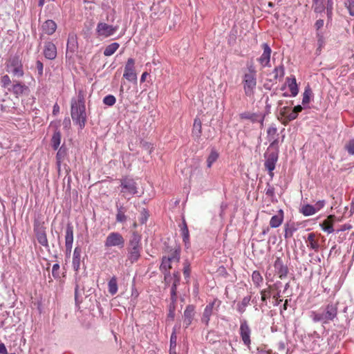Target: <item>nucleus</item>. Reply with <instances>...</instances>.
Here are the masks:
<instances>
[{
    "mask_svg": "<svg viewBox=\"0 0 354 354\" xmlns=\"http://www.w3.org/2000/svg\"><path fill=\"white\" fill-rule=\"evenodd\" d=\"M71 115L73 122L82 129L86 124V114L84 95L81 91L78 93L77 99L71 100Z\"/></svg>",
    "mask_w": 354,
    "mask_h": 354,
    "instance_id": "f257e3e1",
    "label": "nucleus"
},
{
    "mask_svg": "<svg viewBox=\"0 0 354 354\" xmlns=\"http://www.w3.org/2000/svg\"><path fill=\"white\" fill-rule=\"evenodd\" d=\"M242 83L245 95L253 96L257 86V71L252 64L248 66V71L243 76Z\"/></svg>",
    "mask_w": 354,
    "mask_h": 354,
    "instance_id": "f03ea898",
    "label": "nucleus"
},
{
    "mask_svg": "<svg viewBox=\"0 0 354 354\" xmlns=\"http://www.w3.org/2000/svg\"><path fill=\"white\" fill-rule=\"evenodd\" d=\"M6 70L14 77H22L24 75V71L20 56L13 55L10 57L6 63Z\"/></svg>",
    "mask_w": 354,
    "mask_h": 354,
    "instance_id": "7ed1b4c3",
    "label": "nucleus"
},
{
    "mask_svg": "<svg viewBox=\"0 0 354 354\" xmlns=\"http://www.w3.org/2000/svg\"><path fill=\"white\" fill-rule=\"evenodd\" d=\"M120 187L122 196L127 200H129L132 196L138 193L136 183L131 178H124L121 179Z\"/></svg>",
    "mask_w": 354,
    "mask_h": 354,
    "instance_id": "20e7f679",
    "label": "nucleus"
},
{
    "mask_svg": "<svg viewBox=\"0 0 354 354\" xmlns=\"http://www.w3.org/2000/svg\"><path fill=\"white\" fill-rule=\"evenodd\" d=\"M125 240L122 235L117 232H113L109 233L104 243V245L106 248H118L122 249L124 248Z\"/></svg>",
    "mask_w": 354,
    "mask_h": 354,
    "instance_id": "39448f33",
    "label": "nucleus"
},
{
    "mask_svg": "<svg viewBox=\"0 0 354 354\" xmlns=\"http://www.w3.org/2000/svg\"><path fill=\"white\" fill-rule=\"evenodd\" d=\"M180 260V250L176 249L168 257H163L162 263L160 266V270L164 272L165 278L169 274V270L171 268V263H178Z\"/></svg>",
    "mask_w": 354,
    "mask_h": 354,
    "instance_id": "423d86ee",
    "label": "nucleus"
},
{
    "mask_svg": "<svg viewBox=\"0 0 354 354\" xmlns=\"http://www.w3.org/2000/svg\"><path fill=\"white\" fill-rule=\"evenodd\" d=\"M135 61L132 58H129L125 66L123 77L129 82L137 81V74L135 71Z\"/></svg>",
    "mask_w": 354,
    "mask_h": 354,
    "instance_id": "0eeeda50",
    "label": "nucleus"
},
{
    "mask_svg": "<svg viewBox=\"0 0 354 354\" xmlns=\"http://www.w3.org/2000/svg\"><path fill=\"white\" fill-rule=\"evenodd\" d=\"M239 333L244 345L250 348L251 330L247 321L245 319L241 321Z\"/></svg>",
    "mask_w": 354,
    "mask_h": 354,
    "instance_id": "6e6552de",
    "label": "nucleus"
},
{
    "mask_svg": "<svg viewBox=\"0 0 354 354\" xmlns=\"http://www.w3.org/2000/svg\"><path fill=\"white\" fill-rule=\"evenodd\" d=\"M117 30L116 27L109 25L106 23L100 22L97 24L96 32L100 37H108L113 35Z\"/></svg>",
    "mask_w": 354,
    "mask_h": 354,
    "instance_id": "1a4fd4ad",
    "label": "nucleus"
},
{
    "mask_svg": "<svg viewBox=\"0 0 354 354\" xmlns=\"http://www.w3.org/2000/svg\"><path fill=\"white\" fill-rule=\"evenodd\" d=\"M337 303L328 304L324 310L322 312L324 319H325V324L333 321L337 315Z\"/></svg>",
    "mask_w": 354,
    "mask_h": 354,
    "instance_id": "9d476101",
    "label": "nucleus"
},
{
    "mask_svg": "<svg viewBox=\"0 0 354 354\" xmlns=\"http://www.w3.org/2000/svg\"><path fill=\"white\" fill-rule=\"evenodd\" d=\"M265 167L268 170L270 176L272 177V171L275 168V165L278 160V154L275 152L269 153L265 155Z\"/></svg>",
    "mask_w": 354,
    "mask_h": 354,
    "instance_id": "9b49d317",
    "label": "nucleus"
},
{
    "mask_svg": "<svg viewBox=\"0 0 354 354\" xmlns=\"http://www.w3.org/2000/svg\"><path fill=\"white\" fill-rule=\"evenodd\" d=\"M241 119L249 120L252 122H259L261 127L263 126L264 115L261 113L244 112L240 114Z\"/></svg>",
    "mask_w": 354,
    "mask_h": 354,
    "instance_id": "f8f14e48",
    "label": "nucleus"
},
{
    "mask_svg": "<svg viewBox=\"0 0 354 354\" xmlns=\"http://www.w3.org/2000/svg\"><path fill=\"white\" fill-rule=\"evenodd\" d=\"M262 48L263 52L261 57L258 59V62L260 63L262 67L269 66L272 50L266 43L262 44Z\"/></svg>",
    "mask_w": 354,
    "mask_h": 354,
    "instance_id": "ddd939ff",
    "label": "nucleus"
},
{
    "mask_svg": "<svg viewBox=\"0 0 354 354\" xmlns=\"http://www.w3.org/2000/svg\"><path fill=\"white\" fill-rule=\"evenodd\" d=\"M216 305L217 306L218 308L220 305V301H217L215 299L213 301L210 302L209 304H207L205 308L201 320L202 322L204 323L205 325H208L209 322L210 320V317L213 314L214 308Z\"/></svg>",
    "mask_w": 354,
    "mask_h": 354,
    "instance_id": "4468645a",
    "label": "nucleus"
},
{
    "mask_svg": "<svg viewBox=\"0 0 354 354\" xmlns=\"http://www.w3.org/2000/svg\"><path fill=\"white\" fill-rule=\"evenodd\" d=\"M73 243V227L68 224L66 228L65 247L67 254H71Z\"/></svg>",
    "mask_w": 354,
    "mask_h": 354,
    "instance_id": "2eb2a0df",
    "label": "nucleus"
},
{
    "mask_svg": "<svg viewBox=\"0 0 354 354\" xmlns=\"http://www.w3.org/2000/svg\"><path fill=\"white\" fill-rule=\"evenodd\" d=\"M44 55L46 59H54L57 56V48L55 45L50 42H46L44 45Z\"/></svg>",
    "mask_w": 354,
    "mask_h": 354,
    "instance_id": "dca6fc26",
    "label": "nucleus"
},
{
    "mask_svg": "<svg viewBox=\"0 0 354 354\" xmlns=\"http://www.w3.org/2000/svg\"><path fill=\"white\" fill-rule=\"evenodd\" d=\"M35 232L38 242L44 247L48 246L45 229L43 227H35Z\"/></svg>",
    "mask_w": 354,
    "mask_h": 354,
    "instance_id": "f3484780",
    "label": "nucleus"
},
{
    "mask_svg": "<svg viewBox=\"0 0 354 354\" xmlns=\"http://www.w3.org/2000/svg\"><path fill=\"white\" fill-rule=\"evenodd\" d=\"M306 243L308 248L315 252H318L319 249V239L315 233L311 232L308 234Z\"/></svg>",
    "mask_w": 354,
    "mask_h": 354,
    "instance_id": "a211bd4d",
    "label": "nucleus"
},
{
    "mask_svg": "<svg viewBox=\"0 0 354 354\" xmlns=\"http://www.w3.org/2000/svg\"><path fill=\"white\" fill-rule=\"evenodd\" d=\"M28 89V86H26L24 84H22L19 82H15L14 84L12 85V87L8 88V91L12 92L17 97H18L24 94V92L26 91Z\"/></svg>",
    "mask_w": 354,
    "mask_h": 354,
    "instance_id": "6ab92c4d",
    "label": "nucleus"
},
{
    "mask_svg": "<svg viewBox=\"0 0 354 354\" xmlns=\"http://www.w3.org/2000/svg\"><path fill=\"white\" fill-rule=\"evenodd\" d=\"M335 218L334 215H330L326 220L319 224L322 229L328 234H330L334 232L333 222Z\"/></svg>",
    "mask_w": 354,
    "mask_h": 354,
    "instance_id": "aec40b11",
    "label": "nucleus"
},
{
    "mask_svg": "<svg viewBox=\"0 0 354 354\" xmlns=\"http://www.w3.org/2000/svg\"><path fill=\"white\" fill-rule=\"evenodd\" d=\"M283 211L282 209H279L276 215L272 216L269 223L270 226L272 228L279 227L283 223Z\"/></svg>",
    "mask_w": 354,
    "mask_h": 354,
    "instance_id": "412c9836",
    "label": "nucleus"
},
{
    "mask_svg": "<svg viewBox=\"0 0 354 354\" xmlns=\"http://www.w3.org/2000/svg\"><path fill=\"white\" fill-rule=\"evenodd\" d=\"M280 114L284 118L283 124L297 118V115H295L292 110L287 106H284L280 109Z\"/></svg>",
    "mask_w": 354,
    "mask_h": 354,
    "instance_id": "4be33fe9",
    "label": "nucleus"
},
{
    "mask_svg": "<svg viewBox=\"0 0 354 354\" xmlns=\"http://www.w3.org/2000/svg\"><path fill=\"white\" fill-rule=\"evenodd\" d=\"M82 250L79 247H76L73 252L72 266L76 272L80 270L81 261Z\"/></svg>",
    "mask_w": 354,
    "mask_h": 354,
    "instance_id": "5701e85b",
    "label": "nucleus"
},
{
    "mask_svg": "<svg viewBox=\"0 0 354 354\" xmlns=\"http://www.w3.org/2000/svg\"><path fill=\"white\" fill-rule=\"evenodd\" d=\"M42 32L46 35H50L55 32L57 28V24L53 20H46L41 26Z\"/></svg>",
    "mask_w": 354,
    "mask_h": 354,
    "instance_id": "b1692460",
    "label": "nucleus"
},
{
    "mask_svg": "<svg viewBox=\"0 0 354 354\" xmlns=\"http://www.w3.org/2000/svg\"><path fill=\"white\" fill-rule=\"evenodd\" d=\"M194 315V308L193 306H187L184 311V324L185 327H188L193 320Z\"/></svg>",
    "mask_w": 354,
    "mask_h": 354,
    "instance_id": "393cba45",
    "label": "nucleus"
},
{
    "mask_svg": "<svg viewBox=\"0 0 354 354\" xmlns=\"http://www.w3.org/2000/svg\"><path fill=\"white\" fill-rule=\"evenodd\" d=\"M142 249L139 248H129L127 249V261L131 263L136 262L140 257Z\"/></svg>",
    "mask_w": 354,
    "mask_h": 354,
    "instance_id": "a878e982",
    "label": "nucleus"
},
{
    "mask_svg": "<svg viewBox=\"0 0 354 354\" xmlns=\"http://www.w3.org/2000/svg\"><path fill=\"white\" fill-rule=\"evenodd\" d=\"M141 236L138 234L137 232H133L131 239L129 241V248H139L142 249L141 246Z\"/></svg>",
    "mask_w": 354,
    "mask_h": 354,
    "instance_id": "bb28decb",
    "label": "nucleus"
},
{
    "mask_svg": "<svg viewBox=\"0 0 354 354\" xmlns=\"http://www.w3.org/2000/svg\"><path fill=\"white\" fill-rule=\"evenodd\" d=\"M286 82L288 84V86L291 92V95L292 97H295L299 92L298 86L296 82V79L295 77H288L286 79Z\"/></svg>",
    "mask_w": 354,
    "mask_h": 354,
    "instance_id": "cd10ccee",
    "label": "nucleus"
},
{
    "mask_svg": "<svg viewBox=\"0 0 354 354\" xmlns=\"http://www.w3.org/2000/svg\"><path fill=\"white\" fill-rule=\"evenodd\" d=\"M201 122L198 118H195L193 125L192 134L193 136L199 138L201 135Z\"/></svg>",
    "mask_w": 354,
    "mask_h": 354,
    "instance_id": "c85d7f7f",
    "label": "nucleus"
},
{
    "mask_svg": "<svg viewBox=\"0 0 354 354\" xmlns=\"http://www.w3.org/2000/svg\"><path fill=\"white\" fill-rule=\"evenodd\" d=\"M119 46V44L116 42L108 45L104 50V55L107 57L113 55L118 49Z\"/></svg>",
    "mask_w": 354,
    "mask_h": 354,
    "instance_id": "c756f323",
    "label": "nucleus"
},
{
    "mask_svg": "<svg viewBox=\"0 0 354 354\" xmlns=\"http://www.w3.org/2000/svg\"><path fill=\"white\" fill-rule=\"evenodd\" d=\"M250 301V297H245L241 302L237 304V310L241 314L245 311L246 307L249 305Z\"/></svg>",
    "mask_w": 354,
    "mask_h": 354,
    "instance_id": "7c9ffc66",
    "label": "nucleus"
},
{
    "mask_svg": "<svg viewBox=\"0 0 354 354\" xmlns=\"http://www.w3.org/2000/svg\"><path fill=\"white\" fill-rule=\"evenodd\" d=\"M109 292L111 295H114L118 292V283L115 277H113L108 283Z\"/></svg>",
    "mask_w": 354,
    "mask_h": 354,
    "instance_id": "2f4dec72",
    "label": "nucleus"
},
{
    "mask_svg": "<svg viewBox=\"0 0 354 354\" xmlns=\"http://www.w3.org/2000/svg\"><path fill=\"white\" fill-rule=\"evenodd\" d=\"M297 230V227L294 223H287L285 225V233L284 236L286 239H288L292 236L294 232Z\"/></svg>",
    "mask_w": 354,
    "mask_h": 354,
    "instance_id": "473e14b6",
    "label": "nucleus"
},
{
    "mask_svg": "<svg viewBox=\"0 0 354 354\" xmlns=\"http://www.w3.org/2000/svg\"><path fill=\"white\" fill-rule=\"evenodd\" d=\"M301 212L306 216H312L317 212L313 205H305L301 207Z\"/></svg>",
    "mask_w": 354,
    "mask_h": 354,
    "instance_id": "72a5a7b5",
    "label": "nucleus"
},
{
    "mask_svg": "<svg viewBox=\"0 0 354 354\" xmlns=\"http://www.w3.org/2000/svg\"><path fill=\"white\" fill-rule=\"evenodd\" d=\"M218 153L214 149H212L207 159V166L210 168L212 164L218 159Z\"/></svg>",
    "mask_w": 354,
    "mask_h": 354,
    "instance_id": "f704fd0d",
    "label": "nucleus"
},
{
    "mask_svg": "<svg viewBox=\"0 0 354 354\" xmlns=\"http://www.w3.org/2000/svg\"><path fill=\"white\" fill-rule=\"evenodd\" d=\"M66 154V149L62 147H60L56 155L57 165L59 169H60L61 162L64 159Z\"/></svg>",
    "mask_w": 354,
    "mask_h": 354,
    "instance_id": "c9c22d12",
    "label": "nucleus"
},
{
    "mask_svg": "<svg viewBox=\"0 0 354 354\" xmlns=\"http://www.w3.org/2000/svg\"><path fill=\"white\" fill-rule=\"evenodd\" d=\"M51 141L54 149H57L61 142V133L59 131H55L53 133Z\"/></svg>",
    "mask_w": 354,
    "mask_h": 354,
    "instance_id": "e433bc0d",
    "label": "nucleus"
},
{
    "mask_svg": "<svg viewBox=\"0 0 354 354\" xmlns=\"http://www.w3.org/2000/svg\"><path fill=\"white\" fill-rule=\"evenodd\" d=\"M252 279L253 283L259 286L263 282V277L259 271H254L252 274Z\"/></svg>",
    "mask_w": 354,
    "mask_h": 354,
    "instance_id": "4c0bfd02",
    "label": "nucleus"
},
{
    "mask_svg": "<svg viewBox=\"0 0 354 354\" xmlns=\"http://www.w3.org/2000/svg\"><path fill=\"white\" fill-rule=\"evenodd\" d=\"M311 95H312V91L309 86H307L305 88V91L303 93L302 104H308L310 102Z\"/></svg>",
    "mask_w": 354,
    "mask_h": 354,
    "instance_id": "58836bf2",
    "label": "nucleus"
},
{
    "mask_svg": "<svg viewBox=\"0 0 354 354\" xmlns=\"http://www.w3.org/2000/svg\"><path fill=\"white\" fill-rule=\"evenodd\" d=\"M310 317L314 322H322L325 324V319H324V315L322 313L312 311L310 313Z\"/></svg>",
    "mask_w": 354,
    "mask_h": 354,
    "instance_id": "ea45409f",
    "label": "nucleus"
},
{
    "mask_svg": "<svg viewBox=\"0 0 354 354\" xmlns=\"http://www.w3.org/2000/svg\"><path fill=\"white\" fill-rule=\"evenodd\" d=\"M277 131V127L273 125L270 126L267 130V134H268L269 140H273L272 144H274V142H275L274 138H275Z\"/></svg>",
    "mask_w": 354,
    "mask_h": 354,
    "instance_id": "a19ab883",
    "label": "nucleus"
},
{
    "mask_svg": "<svg viewBox=\"0 0 354 354\" xmlns=\"http://www.w3.org/2000/svg\"><path fill=\"white\" fill-rule=\"evenodd\" d=\"M344 6L347 8L349 15L354 17V0H345Z\"/></svg>",
    "mask_w": 354,
    "mask_h": 354,
    "instance_id": "79ce46f5",
    "label": "nucleus"
},
{
    "mask_svg": "<svg viewBox=\"0 0 354 354\" xmlns=\"http://www.w3.org/2000/svg\"><path fill=\"white\" fill-rule=\"evenodd\" d=\"M115 102L116 99L112 95H108L105 96L103 99L104 104L110 106L114 105L115 104Z\"/></svg>",
    "mask_w": 354,
    "mask_h": 354,
    "instance_id": "37998d69",
    "label": "nucleus"
},
{
    "mask_svg": "<svg viewBox=\"0 0 354 354\" xmlns=\"http://www.w3.org/2000/svg\"><path fill=\"white\" fill-rule=\"evenodd\" d=\"M182 236L183 241L186 246L189 243V231L187 227V225L185 223L183 227L182 228Z\"/></svg>",
    "mask_w": 354,
    "mask_h": 354,
    "instance_id": "c03bdc74",
    "label": "nucleus"
},
{
    "mask_svg": "<svg viewBox=\"0 0 354 354\" xmlns=\"http://www.w3.org/2000/svg\"><path fill=\"white\" fill-rule=\"evenodd\" d=\"M176 341H177V336L176 334V331L174 330L173 333L171 335L170 337V351H173L175 353V348L176 346Z\"/></svg>",
    "mask_w": 354,
    "mask_h": 354,
    "instance_id": "a18cd8bd",
    "label": "nucleus"
},
{
    "mask_svg": "<svg viewBox=\"0 0 354 354\" xmlns=\"http://www.w3.org/2000/svg\"><path fill=\"white\" fill-rule=\"evenodd\" d=\"M344 148L350 155H354V138L348 140L346 143Z\"/></svg>",
    "mask_w": 354,
    "mask_h": 354,
    "instance_id": "49530a36",
    "label": "nucleus"
},
{
    "mask_svg": "<svg viewBox=\"0 0 354 354\" xmlns=\"http://www.w3.org/2000/svg\"><path fill=\"white\" fill-rule=\"evenodd\" d=\"M0 82L1 84V86L5 88H8V86L11 85L12 83L11 80L8 75H3L1 77Z\"/></svg>",
    "mask_w": 354,
    "mask_h": 354,
    "instance_id": "de8ad7c7",
    "label": "nucleus"
},
{
    "mask_svg": "<svg viewBox=\"0 0 354 354\" xmlns=\"http://www.w3.org/2000/svg\"><path fill=\"white\" fill-rule=\"evenodd\" d=\"M275 268H280L281 276L286 274V268L283 266L282 261L280 259H277L274 262Z\"/></svg>",
    "mask_w": 354,
    "mask_h": 354,
    "instance_id": "09e8293b",
    "label": "nucleus"
},
{
    "mask_svg": "<svg viewBox=\"0 0 354 354\" xmlns=\"http://www.w3.org/2000/svg\"><path fill=\"white\" fill-rule=\"evenodd\" d=\"M148 218H149L148 212L145 209H143L142 211L141 212L140 217L139 218L140 222L142 224H144L147 222Z\"/></svg>",
    "mask_w": 354,
    "mask_h": 354,
    "instance_id": "8fccbe9b",
    "label": "nucleus"
},
{
    "mask_svg": "<svg viewBox=\"0 0 354 354\" xmlns=\"http://www.w3.org/2000/svg\"><path fill=\"white\" fill-rule=\"evenodd\" d=\"M274 77L277 78L278 77H282L284 75V70L283 66H279L274 68Z\"/></svg>",
    "mask_w": 354,
    "mask_h": 354,
    "instance_id": "3c124183",
    "label": "nucleus"
},
{
    "mask_svg": "<svg viewBox=\"0 0 354 354\" xmlns=\"http://www.w3.org/2000/svg\"><path fill=\"white\" fill-rule=\"evenodd\" d=\"M261 300L263 302H264L266 304H267L266 300L268 297L270 296V291L269 289H264L261 290Z\"/></svg>",
    "mask_w": 354,
    "mask_h": 354,
    "instance_id": "603ef678",
    "label": "nucleus"
},
{
    "mask_svg": "<svg viewBox=\"0 0 354 354\" xmlns=\"http://www.w3.org/2000/svg\"><path fill=\"white\" fill-rule=\"evenodd\" d=\"M52 274L54 278H59V265L55 263L53 266Z\"/></svg>",
    "mask_w": 354,
    "mask_h": 354,
    "instance_id": "864d4df0",
    "label": "nucleus"
},
{
    "mask_svg": "<svg viewBox=\"0 0 354 354\" xmlns=\"http://www.w3.org/2000/svg\"><path fill=\"white\" fill-rule=\"evenodd\" d=\"M190 266L187 262H185L184 264V268H183V274L185 278H189L190 276Z\"/></svg>",
    "mask_w": 354,
    "mask_h": 354,
    "instance_id": "5fc2aeb1",
    "label": "nucleus"
},
{
    "mask_svg": "<svg viewBox=\"0 0 354 354\" xmlns=\"http://www.w3.org/2000/svg\"><path fill=\"white\" fill-rule=\"evenodd\" d=\"M266 194L268 196H274V188L270 185L268 184L267 187L265 189Z\"/></svg>",
    "mask_w": 354,
    "mask_h": 354,
    "instance_id": "6e6d98bb",
    "label": "nucleus"
},
{
    "mask_svg": "<svg viewBox=\"0 0 354 354\" xmlns=\"http://www.w3.org/2000/svg\"><path fill=\"white\" fill-rule=\"evenodd\" d=\"M324 205H325V201L321 200V201H317L313 206H314L316 212H317L321 209H322L324 207Z\"/></svg>",
    "mask_w": 354,
    "mask_h": 354,
    "instance_id": "4d7b16f0",
    "label": "nucleus"
},
{
    "mask_svg": "<svg viewBox=\"0 0 354 354\" xmlns=\"http://www.w3.org/2000/svg\"><path fill=\"white\" fill-rule=\"evenodd\" d=\"M126 220H127V216H125V214L117 212V214H116L117 222L123 223Z\"/></svg>",
    "mask_w": 354,
    "mask_h": 354,
    "instance_id": "13d9d810",
    "label": "nucleus"
},
{
    "mask_svg": "<svg viewBox=\"0 0 354 354\" xmlns=\"http://www.w3.org/2000/svg\"><path fill=\"white\" fill-rule=\"evenodd\" d=\"M174 276H175V277H176L177 278H178V272H177L176 274H174ZM178 281H179V279H177L174 281V284H173V286H172V287H171V292L172 297H174V296L176 295V286H177V283H178Z\"/></svg>",
    "mask_w": 354,
    "mask_h": 354,
    "instance_id": "bf43d9fd",
    "label": "nucleus"
},
{
    "mask_svg": "<svg viewBox=\"0 0 354 354\" xmlns=\"http://www.w3.org/2000/svg\"><path fill=\"white\" fill-rule=\"evenodd\" d=\"M36 67L38 71V74L41 76L43 75L44 65L42 62L39 60H37L36 62Z\"/></svg>",
    "mask_w": 354,
    "mask_h": 354,
    "instance_id": "052dcab7",
    "label": "nucleus"
},
{
    "mask_svg": "<svg viewBox=\"0 0 354 354\" xmlns=\"http://www.w3.org/2000/svg\"><path fill=\"white\" fill-rule=\"evenodd\" d=\"M75 40H76V38H75V35H69L68 39V46L69 45H74V44L75 43Z\"/></svg>",
    "mask_w": 354,
    "mask_h": 354,
    "instance_id": "680f3d73",
    "label": "nucleus"
},
{
    "mask_svg": "<svg viewBox=\"0 0 354 354\" xmlns=\"http://www.w3.org/2000/svg\"><path fill=\"white\" fill-rule=\"evenodd\" d=\"M116 208H117V212H119V213H124L125 214L126 212V208L121 204H116Z\"/></svg>",
    "mask_w": 354,
    "mask_h": 354,
    "instance_id": "e2e57ef3",
    "label": "nucleus"
},
{
    "mask_svg": "<svg viewBox=\"0 0 354 354\" xmlns=\"http://www.w3.org/2000/svg\"><path fill=\"white\" fill-rule=\"evenodd\" d=\"M333 10V0H328L327 2V12L328 14H331Z\"/></svg>",
    "mask_w": 354,
    "mask_h": 354,
    "instance_id": "0e129e2a",
    "label": "nucleus"
},
{
    "mask_svg": "<svg viewBox=\"0 0 354 354\" xmlns=\"http://www.w3.org/2000/svg\"><path fill=\"white\" fill-rule=\"evenodd\" d=\"M303 108L301 105H297L296 106L294 107L292 110V111L295 113V115H297V116L298 115V113L299 112H301L302 111Z\"/></svg>",
    "mask_w": 354,
    "mask_h": 354,
    "instance_id": "69168bd1",
    "label": "nucleus"
},
{
    "mask_svg": "<svg viewBox=\"0 0 354 354\" xmlns=\"http://www.w3.org/2000/svg\"><path fill=\"white\" fill-rule=\"evenodd\" d=\"M273 298L276 300V302L274 304V305H276V306L279 305L282 301V299H279L280 295L279 292L277 293L276 295H274L273 296Z\"/></svg>",
    "mask_w": 354,
    "mask_h": 354,
    "instance_id": "338daca9",
    "label": "nucleus"
},
{
    "mask_svg": "<svg viewBox=\"0 0 354 354\" xmlns=\"http://www.w3.org/2000/svg\"><path fill=\"white\" fill-rule=\"evenodd\" d=\"M0 354H8L7 349L4 344H0Z\"/></svg>",
    "mask_w": 354,
    "mask_h": 354,
    "instance_id": "774afa93",
    "label": "nucleus"
}]
</instances>
